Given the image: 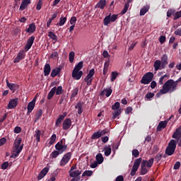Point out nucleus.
<instances>
[{
  "mask_svg": "<svg viewBox=\"0 0 181 181\" xmlns=\"http://www.w3.org/2000/svg\"><path fill=\"white\" fill-rule=\"evenodd\" d=\"M108 132H110V131L107 129L96 132L92 135V139H98V138H101V136L107 135Z\"/></svg>",
  "mask_w": 181,
  "mask_h": 181,
  "instance_id": "12",
  "label": "nucleus"
},
{
  "mask_svg": "<svg viewBox=\"0 0 181 181\" xmlns=\"http://www.w3.org/2000/svg\"><path fill=\"white\" fill-rule=\"evenodd\" d=\"M76 56V53L74 52H70L69 54V62L73 63L74 62V57Z\"/></svg>",
  "mask_w": 181,
  "mask_h": 181,
  "instance_id": "39",
  "label": "nucleus"
},
{
  "mask_svg": "<svg viewBox=\"0 0 181 181\" xmlns=\"http://www.w3.org/2000/svg\"><path fill=\"white\" fill-rule=\"evenodd\" d=\"M117 77H118V72L117 71H112L110 76L111 81H115Z\"/></svg>",
  "mask_w": 181,
  "mask_h": 181,
  "instance_id": "40",
  "label": "nucleus"
},
{
  "mask_svg": "<svg viewBox=\"0 0 181 181\" xmlns=\"http://www.w3.org/2000/svg\"><path fill=\"white\" fill-rule=\"evenodd\" d=\"M43 6V1L42 0H39L38 3L36 6V10L37 11H40L42 9V6Z\"/></svg>",
  "mask_w": 181,
  "mask_h": 181,
  "instance_id": "45",
  "label": "nucleus"
},
{
  "mask_svg": "<svg viewBox=\"0 0 181 181\" xmlns=\"http://www.w3.org/2000/svg\"><path fill=\"white\" fill-rule=\"evenodd\" d=\"M42 132L40 130H35V134L34 135V138H35L37 142H40V135Z\"/></svg>",
  "mask_w": 181,
  "mask_h": 181,
  "instance_id": "36",
  "label": "nucleus"
},
{
  "mask_svg": "<svg viewBox=\"0 0 181 181\" xmlns=\"http://www.w3.org/2000/svg\"><path fill=\"white\" fill-rule=\"evenodd\" d=\"M177 141L175 139H171L168 143V145L165 149V154L168 156H172L173 153H175V151H176V145Z\"/></svg>",
  "mask_w": 181,
  "mask_h": 181,
  "instance_id": "5",
  "label": "nucleus"
},
{
  "mask_svg": "<svg viewBox=\"0 0 181 181\" xmlns=\"http://www.w3.org/2000/svg\"><path fill=\"white\" fill-rule=\"evenodd\" d=\"M120 115H121V110H117L112 114L113 115L112 119H115V118H117V117H119Z\"/></svg>",
  "mask_w": 181,
  "mask_h": 181,
  "instance_id": "46",
  "label": "nucleus"
},
{
  "mask_svg": "<svg viewBox=\"0 0 181 181\" xmlns=\"http://www.w3.org/2000/svg\"><path fill=\"white\" fill-rule=\"evenodd\" d=\"M6 86L11 90V91H15L16 90V84L9 83V81L8 79L6 80Z\"/></svg>",
  "mask_w": 181,
  "mask_h": 181,
  "instance_id": "28",
  "label": "nucleus"
},
{
  "mask_svg": "<svg viewBox=\"0 0 181 181\" xmlns=\"http://www.w3.org/2000/svg\"><path fill=\"white\" fill-rule=\"evenodd\" d=\"M55 93H56V87H54L49 92V93L47 95V99L52 100V98H53V95H54Z\"/></svg>",
  "mask_w": 181,
  "mask_h": 181,
  "instance_id": "34",
  "label": "nucleus"
},
{
  "mask_svg": "<svg viewBox=\"0 0 181 181\" xmlns=\"http://www.w3.org/2000/svg\"><path fill=\"white\" fill-rule=\"evenodd\" d=\"M21 132H22V129L21 128V127H15V129H14L15 134H21Z\"/></svg>",
  "mask_w": 181,
  "mask_h": 181,
  "instance_id": "56",
  "label": "nucleus"
},
{
  "mask_svg": "<svg viewBox=\"0 0 181 181\" xmlns=\"http://www.w3.org/2000/svg\"><path fill=\"white\" fill-rule=\"evenodd\" d=\"M106 5H107V1L106 0H100L95 5V8H98L99 9H104V8H105Z\"/></svg>",
  "mask_w": 181,
  "mask_h": 181,
  "instance_id": "25",
  "label": "nucleus"
},
{
  "mask_svg": "<svg viewBox=\"0 0 181 181\" xmlns=\"http://www.w3.org/2000/svg\"><path fill=\"white\" fill-rule=\"evenodd\" d=\"M36 30V25L35 23H31L29 25V27L28 29L25 30V32L28 33H34Z\"/></svg>",
  "mask_w": 181,
  "mask_h": 181,
  "instance_id": "26",
  "label": "nucleus"
},
{
  "mask_svg": "<svg viewBox=\"0 0 181 181\" xmlns=\"http://www.w3.org/2000/svg\"><path fill=\"white\" fill-rule=\"evenodd\" d=\"M83 61L80 62L76 65L72 71V77L75 78V80H80L83 76V71H80L81 69H83Z\"/></svg>",
  "mask_w": 181,
  "mask_h": 181,
  "instance_id": "2",
  "label": "nucleus"
},
{
  "mask_svg": "<svg viewBox=\"0 0 181 181\" xmlns=\"http://www.w3.org/2000/svg\"><path fill=\"white\" fill-rule=\"evenodd\" d=\"M120 104L119 102H116L112 106V110H113L114 111H117L118 110V109L120 107Z\"/></svg>",
  "mask_w": 181,
  "mask_h": 181,
  "instance_id": "44",
  "label": "nucleus"
},
{
  "mask_svg": "<svg viewBox=\"0 0 181 181\" xmlns=\"http://www.w3.org/2000/svg\"><path fill=\"white\" fill-rule=\"evenodd\" d=\"M70 159H71V153H66L60 161V166H66Z\"/></svg>",
  "mask_w": 181,
  "mask_h": 181,
  "instance_id": "13",
  "label": "nucleus"
},
{
  "mask_svg": "<svg viewBox=\"0 0 181 181\" xmlns=\"http://www.w3.org/2000/svg\"><path fill=\"white\" fill-rule=\"evenodd\" d=\"M131 112H132V107H128L125 110V113L131 114Z\"/></svg>",
  "mask_w": 181,
  "mask_h": 181,
  "instance_id": "63",
  "label": "nucleus"
},
{
  "mask_svg": "<svg viewBox=\"0 0 181 181\" xmlns=\"http://www.w3.org/2000/svg\"><path fill=\"white\" fill-rule=\"evenodd\" d=\"M48 36L50 39H52V40H57V36H56L52 31L49 33Z\"/></svg>",
  "mask_w": 181,
  "mask_h": 181,
  "instance_id": "48",
  "label": "nucleus"
},
{
  "mask_svg": "<svg viewBox=\"0 0 181 181\" xmlns=\"http://www.w3.org/2000/svg\"><path fill=\"white\" fill-rule=\"evenodd\" d=\"M18 100H19L18 98L10 100V101L8 102V105L7 107L9 110H12L13 108H16V107L18 106Z\"/></svg>",
  "mask_w": 181,
  "mask_h": 181,
  "instance_id": "16",
  "label": "nucleus"
},
{
  "mask_svg": "<svg viewBox=\"0 0 181 181\" xmlns=\"http://www.w3.org/2000/svg\"><path fill=\"white\" fill-rule=\"evenodd\" d=\"M5 144H6V138L3 137L0 139V146L5 145Z\"/></svg>",
  "mask_w": 181,
  "mask_h": 181,
  "instance_id": "55",
  "label": "nucleus"
},
{
  "mask_svg": "<svg viewBox=\"0 0 181 181\" xmlns=\"http://www.w3.org/2000/svg\"><path fill=\"white\" fill-rule=\"evenodd\" d=\"M165 78H169L168 74H165L159 78V84L162 86L165 82Z\"/></svg>",
  "mask_w": 181,
  "mask_h": 181,
  "instance_id": "42",
  "label": "nucleus"
},
{
  "mask_svg": "<svg viewBox=\"0 0 181 181\" xmlns=\"http://www.w3.org/2000/svg\"><path fill=\"white\" fill-rule=\"evenodd\" d=\"M66 117H67V113L66 112L63 115H60L57 119L55 127H60V125L62 124V122L63 121V119H64V118H66Z\"/></svg>",
  "mask_w": 181,
  "mask_h": 181,
  "instance_id": "21",
  "label": "nucleus"
},
{
  "mask_svg": "<svg viewBox=\"0 0 181 181\" xmlns=\"http://www.w3.org/2000/svg\"><path fill=\"white\" fill-rule=\"evenodd\" d=\"M51 68L49 64H46L44 67V75L49 76L50 74Z\"/></svg>",
  "mask_w": 181,
  "mask_h": 181,
  "instance_id": "29",
  "label": "nucleus"
},
{
  "mask_svg": "<svg viewBox=\"0 0 181 181\" xmlns=\"http://www.w3.org/2000/svg\"><path fill=\"white\" fill-rule=\"evenodd\" d=\"M115 181H124V177L122 175H119L116 177Z\"/></svg>",
  "mask_w": 181,
  "mask_h": 181,
  "instance_id": "64",
  "label": "nucleus"
},
{
  "mask_svg": "<svg viewBox=\"0 0 181 181\" xmlns=\"http://www.w3.org/2000/svg\"><path fill=\"white\" fill-rule=\"evenodd\" d=\"M67 22V18L66 17H61L59 18V26H63L64 23Z\"/></svg>",
  "mask_w": 181,
  "mask_h": 181,
  "instance_id": "43",
  "label": "nucleus"
},
{
  "mask_svg": "<svg viewBox=\"0 0 181 181\" xmlns=\"http://www.w3.org/2000/svg\"><path fill=\"white\" fill-rule=\"evenodd\" d=\"M108 67H110V62H105L103 68V76L108 73Z\"/></svg>",
  "mask_w": 181,
  "mask_h": 181,
  "instance_id": "41",
  "label": "nucleus"
},
{
  "mask_svg": "<svg viewBox=\"0 0 181 181\" xmlns=\"http://www.w3.org/2000/svg\"><path fill=\"white\" fill-rule=\"evenodd\" d=\"M23 59H25V52L22 50L17 54V57L14 59V63H19L21 60H23Z\"/></svg>",
  "mask_w": 181,
  "mask_h": 181,
  "instance_id": "18",
  "label": "nucleus"
},
{
  "mask_svg": "<svg viewBox=\"0 0 181 181\" xmlns=\"http://www.w3.org/2000/svg\"><path fill=\"white\" fill-rule=\"evenodd\" d=\"M55 149L60 152V153H63L66 152L67 149V145L66 144V140L64 139H61L58 144L55 145Z\"/></svg>",
  "mask_w": 181,
  "mask_h": 181,
  "instance_id": "7",
  "label": "nucleus"
},
{
  "mask_svg": "<svg viewBox=\"0 0 181 181\" xmlns=\"http://www.w3.org/2000/svg\"><path fill=\"white\" fill-rule=\"evenodd\" d=\"M153 165V158H150L148 160H144L141 162V173L140 175H146L148 173V168H152Z\"/></svg>",
  "mask_w": 181,
  "mask_h": 181,
  "instance_id": "3",
  "label": "nucleus"
},
{
  "mask_svg": "<svg viewBox=\"0 0 181 181\" xmlns=\"http://www.w3.org/2000/svg\"><path fill=\"white\" fill-rule=\"evenodd\" d=\"M96 162H98V165H101L104 162V157L101 153L96 155Z\"/></svg>",
  "mask_w": 181,
  "mask_h": 181,
  "instance_id": "30",
  "label": "nucleus"
},
{
  "mask_svg": "<svg viewBox=\"0 0 181 181\" xmlns=\"http://www.w3.org/2000/svg\"><path fill=\"white\" fill-rule=\"evenodd\" d=\"M153 76L152 72L146 73L141 80V84H149L153 80Z\"/></svg>",
  "mask_w": 181,
  "mask_h": 181,
  "instance_id": "8",
  "label": "nucleus"
},
{
  "mask_svg": "<svg viewBox=\"0 0 181 181\" xmlns=\"http://www.w3.org/2000/svg\"><path fill=\"white\" fill-rule=\"evenodd\" d=\"M59 155H62L61 153L59 151H58L57 150H54L50 154V157L52 158L53 159H56V158H57V156H59Z\"/></svg>",
  "mask_w": 181,
  "mask_h": 181,
  "instance_id": "37",
  "label": "nucleus"
},
{
  "mask_svg": "<svg viewBox=\"0 0 181 181\" xmlns=\"http://www.w3.org/2000/svg\"><path fill=\"white\" fill-rule=\"evenodd\" d=\"M78 94V88H76L72 90L71 97H76Z\"/></svg>",
  "mask_w": 181,
  "mask_h": 181,
  "instance_id": "53",
  "label": "nucleus"
},
{
  "mask_svg": "<svg viewBox=\"0 0 181 181\" xmlns=\"http://www.w3.org/2000/svg\"><path fill=\"white\" fill-rule=\"evenodd\" d=\"M70 127H71V119L67 118L64 121L62 128L64 131H67V129H69Z\"/></svg>",
  "mask_w": 181,
  "mask_h": 181,
  "instance_id": "17",
  "label": "nucleus"
},
{
  "mask_svg": "<svg viewBox=\"0 0 181 181\" xmlns=\"http://www.w3.org/2000/svg\"><path fill=\"white\" fill-rule=\"evenodd\" d=\"M179 18H181V11H177L175 13L174 15V21H176L177 19H179Z\"/></svg>",
  "mask_w": 181,
  "mask_h": 181,
  "instance_id": "49",
  "label": "nucleus"
},
{
  "mask_svg": "<svg viewBox=\"0 0 181 181\" xmlns=\"http://www.w3.org/2000/svg\"><path fill=\"white\" fill-rule=\"evenodd\" d=\"M118 19V15L117 14H111L110 13L108 16H106L103 19V25L105 26H108L110 23H112L115 22Z\"/></svg>",
  "mask_w": 181,
  "mask_h": 181,
  "instance_id": "6",
  "label": "nucleus"
},
{
  "mask_svg": "<svg viewBox=\"0 0 181 181\" xmlns=\"http://www.w3.org/2000/svg\"><path fill=\"white\" fill-rule=\"evenodd\" d=\"M103 56L105 59H110V54H108V51H103Z\"/></svg>",
  "mask_w": 181,
  "mask_h": 181,
  "instance_id": "58",
  "label": "nucleus"
},
{
  "mask_svg": "<svg viewBox=\"0 0 181 181\" xmlns=\"http://www.w3.org/2000/svg\"><path fill=\"white\" fill-rule=\"evenodd\" d=\"M175 35L177 36H181V28H178L175 31Z\"/></svg>",
  "mask_w": 181,
  "mask_h": 181,
  "instance_id": "62",
  "label": "nucleus"
},
{
  "mask_svg": "<svg viewBox=\"0 0 181 181\" xmlns=\"http://www.w3.org/2000/svg\"><path fill=\"white\" fill-rule=\"evenodd\" d=\"M61 70H62V69H60L59 67L52 69V71L51 72V77H56V76H57V74H59V73H60Z\"/></svg>",
  "mask_w": 181,
  "mask_h": 181,
  "instance_id": "35",
  "label": "nucleus"
},
{
  "mask_svg": "<svg viewBox=\"0 0 181 181\" xmlns=\"http://www.w3.org/2000/svg\"><path fill=\"white\" fill-rule=\"evenodd\" d=\"M76 22H77V18H76V16L71 17L69 21V23L71 25H76Z\"/></svg>",
  "mask_w": 181,
  "mask_h": 181,
  "instance_id": "50",
  "label": "nucleus"
},
{
  "mask_svg": "<svg viewBox=\"0 0 181 181\" xmlns=\"http://www.w3.org/2000/svg\"><path fill=\"white\" fill-rule=\"evenodd\" d=\"M75 108L76 110H77L78 114H79V115L82 114V112H83V103H81V102L76 103V105L75 106Z\"/></svg>",
  "mask_w": 181,
  "mask_h": 181,
  "instance_id": "31",
  "label": "nucleus"
},
{
  "mask_svg": "<svg viewBox=\"0 0 181 181\" xmlns=\"http://www.w3.org/2000/svg\"><path fill=\"white\" fill-rule=\"evenodd\" d=\"M179 168H180V162L177 161L174 165V169L176 170L179 169Z\"/></svg>",
  "mask_w": 181,
  "mask_h": 181,
  "instance_id": "61",
  "label": "nucleus"
},
{
  "mask_svg": "<svg viewBox=\"0 0 181 181\" xmlns=\"http://www.w3.org/2000/svg\"><path fill=\"white\" fill-rule=\"evenodd\" d=\"M155 96V93H147L146 97V98H148V100H150V98H153V97Z\"/></svg>",
  "mask_w": 181,
  "mask_h": 181,
  "instance_id": "60",
  "label": "nucleus"
},
{
  "mask_svg": "<svg viewBox=\"0 0 181 181\" xmlns=\"http://www.w3.org/2000/svg\"><path fill=\"white\" fill-rule=\"evenodd\" d=\"M48 172H49V168L45 167L44 169H42L38 175V177H37L38 180H42V179H43V177H45L46 175H47Z\"/></svg>",
  "mask_w": 181,
  "mask_h": 181,
  "instance_id": "19",
  "label": "nucleus"
},
{
  "mask_svg": "<svg viewBox=\"0 0 181 181\" xmlns=\"http://www.w3.org/2000/svg\"><path fill=\"white\" fill-rule=\"evenodd\" d=\"M57 139V136L56 134H52L49 139L48 145L49 146H52L54 142H56V139Z\"/></svg>",
  "mask_w": 181,
  "mask_h": 181,
  "instance_id": "32",
  "label": "nucleus"
},
{
  "mask_svg": "<svg viewBox=\"0 0 181 181\" xmlns=\"http://www.w3.org/2000/svg\"><path fill=\"white\" fill-rule=\"evenodd\" d=\"M160 62H161L162 67L163 68L166 67V66H168V55L166 54L162 55Z\"/></svg>",
  "mask_w": 181,
  "mask_h": 181,
  "instance_id": "27",
  "label": "nucleus"
},
{
  "mask_svg": "<svg viewBox=\"0 0 181 181\" xmlns=\"http://www.w3.org/2000/svg\"><path fill=\"white\" fill-rule=\"evenodd\" d=\"M141 162H142V158H139L135 160L133 167L131 170L130 175L131 176H135L139 166L141 165Z\"/></svg>",
  "mask_w": 181,
  "mask_h": 181,
  "instance_id": "9",
  "label": "nucleus"
},
{
  "mask_svg": "<svg viewBox=\"0 0 181 181\" xmlns=\"http://www.w3.org/2000/svg\"><path fill=\"white\" fill-rule=\"evenodd\" d=\"M168 122H169V120L161 121L157 127V131H162V129H165V128H166V125H168Z\"/></svg>",
  "mask_w": 181,
  "mask_h": 181,
  "instance_id": "22",
  "label": "nucleus"
},
{
  "mask_svg": "<svg viewBox=\"0 0 181 181\" xmlns=\"http://www.w3.org/2000/svg\"><path fill=\"white\" fill-rule=\"evenodd\" d=\"M159 42L160 43H165V42H166V37L163 36V35H161L160 37H159Z\"/></svg>",
  "mask_w": 181,
  "mask_h": 181,
  "instance_id": "57",
  "label": "nucleus"
},
{
  "mask_svg": "<svg viewBox=\"0 0 181 181\" xmlns=\"http://www.w3.org/2000/svg\"><path fill=\"white\" fill-rule=\"evenodd\" d=\"M177 88V81L169 79L164 83L163 88L157 93V96L159 97V95H162V94H168V93H173V91H176Z\"/></svg>",
  "mask_w": 181,
  "mask_h": 181,
  "instance_id": "1",
  "label": "nucleus"
},
{
  "mask_svg": "<svg viewBox=\"0 0 181 181\" xmlns=\"http://www.w3.org/2000/svg\"><path fill=\"white\" fill-rule=\"evenodd\" d=\"M132 155L134 158H138L139 156V151L136 149L132 151Z\"/></svg>",
  "mask_w": 181,
  "mask_h": 181,
  "instance_id": "54",
  "label": "nucleus"
},
{
  "mask_svg": "<svg viewBox=\"0 0 181 181\" xmlns=\"http://www.w3.org/2000/svg\"><path fill=\"white\" fill-rule=\"evenodd\" d=\"M32 0H23L20 6L19 10L20 11H25L28 6L31 4Z\"/></svg>",
  "mask_w": 181,
  "mask_h": 181,
  "instance_id": "20",
  "label": "nucleus"
},
{
  "mask_svg": "<svg viewBox=\"0 0 181 181\" xmlns=\"http://www.w3.org/2000/svg\"><path fill=\"white\" fill-rule=\"evenodd\" d=\"M111 94H112V89H111V88H107L101 92L100 95H105V97H110Z\"/></svg>",
  "mask_w": 181,
  "mask_h": 181,
  "instance_id": "23",
  "label": "nucleus"
},
{
  "mask_svg": "<svg viewBox=\"0 0 181 181\" xmlns=\"http://www.w3.org/2000/svg\"><path fill=\"white\" fill-rule=\"evenodd\" d=\"M34 42H35V36H31L28 38V40L27 41V43L25 46V50L26 52L29 51L30 47H32V46L33 45Z\"/></svg>",
  "mask_w": 181,
  "mask_h": 181,
  "instance_id": "15",
  "label": "nucleus"
},
{
  "mask_svg": "<svg viewBox=\"0 0 181 181\" xmlns=\"http://www.w3.org/2000/svg\"><path fill=\"white\" fill-rule=\"evenodd\" d=\"M141 162H142V158H139L135 160L133 167L131 170L130 175L131 176H135L139 166L141 165Z\"/></svg>",
  "mask_w": 181,
  "mask_h": 181,
  "instance_id": "10",
  "label": "nucleus"
},
{
  "mask_svg": "<svg viewBox=\"0 0 181 181\" xmlns=\"http://www.w3.org/2000/svg\"><path fill=\"white\" fill-rule=\"evenodd\" d=\"M21 144H22V139H16L14 142V153H13L14 158L19 156V153H21L22 149H23V144L21 145Z\"/></svg>",
  "mask_w": 181,
  "mask_h": 181,
  "instance_id": "4",
  "label": "nucleus"
},
{
  "mask_svg": "<svg viewBox=\"0 0 181 181\" xmlns=\"http://www.w3.org/2000/svg\"><path fill=\"white\" fill-rule=\"evenodd\" d=\"M35 105H36V97H35L33 98V100L30 102L28 105V112L27 114L29 115V114H30V112H32V111H33L34 108H35Z\"/></svg>",
  "mask_w": 181,
  "mask_h": 181,
  "instance_id": "14",
  "label": "nucleus"
},
{
  "mask_svg": "<svg viewBox=\"0 0 181 181\" xmlns=\"http://www.w3.org/2000/svg\"><path fill=\"white\" fill-rule=\"evenodd\" d=\"M94 74H95V70L94 69H90L85 78L86 86H91V84H93V77Z\"/></svg>",
  "mask_w": 181,
  "mask_h": 181,
  "instance_id": "11",
  "label": "nucleus"
},
{
  "mask_svg": "<svg viewBox=\"0 0 181 181\" xmlns=\"http://www.w3.org/2000/svg\"><path fill=\"white\" fill-rule=\"evenodd\" d=\"M55 93H56L57 95H60V94H62V93H63V87L58 86L57 88H56Z\"/></svg>",
  "mask_w": 181,
  "mask_h": 181,
  "instance_id": "47",
  "label": "nucleus"
},
{
  "mask_svg": "<svg viewBox=\"0 0 181 181\" xmlns=\"http://www.w3.org/2000/svg\"><path fill=\"white\" fill-rule=\"evenodd\" d=\"M105 156H110L111 155V146H105L103 148Z\"/></svg>",
  "mask_w": 181,
  "mask_h": 181,
  "instance_id": "33",
  "label": "nucleus"
},
{
  "mask_svg": "<svg viewBox=\"0 0 181 181\" xmlns=\"http://www.w3.org/2000/svg\"><path fill=\"white\" fill-rule=\"evenodd\" d=\"M149 11V7L144 6L140 10V16H144Z\"/></svg>",
  "mask_w": 181,
  "mask_h": 181,
  "instance_id": "38",
  "label": "nucleus"
},
{
  "mask_svg": "<svg viewBox=\"0 0 181 181\" xmlns=\"http://www.w3.org/2000/svg\"><path fill=\"white\" fill-rule=\"evenodd\" d=\"M165 68L162 67V63L160 60H156L154 62V70L158 71V70H162Z\"/></svg>",
  "mask_w": 181,
  "mask_h": 181,
  "instance_id": "24",
  "label": "nucleus"
},
{
  "mask_svg": "<svg viewBox=\"0 0 181 181\" xmlns=\"http://www.w3.org/2000/svg\"><path fill=\"white\" fill-rule=\"evenodd\" d=\"M8 166H9V163L8 161H6L2 163L1 169H3V170H5L6 169H8Z\"/></svg>",
  "mask_w": 181,
  "mask_h": 181,
  "instance_id": "51",
  "label": "nucleus"
},
{
  "mask_svg": "<svg viewBox=\"0 0 181 181\" xmlns=\"http://www.w3.org/2000/svg\"><path fill=\"white\" fill-rule=\"evenodd\" d=\"M101 139H102V142H103V144H107V142H108V140L110 139V138H108V136H106L102 137Z\"/></svg>",
  "mask_w": 181,
  "mask_h": 181,
  "instance_id": "59",
  "label": "nucleus"
},
{
  "mask_svg": "<svg viewBox=\"0 0 181 181\" xmlns=\"http://www.w3.org/2000/svg\"><path fill=\"white\" fill-rule=\"evenodd\" d=\"M91 175H93V171H91V170H86L82 174V176H91Z\"/></svg>",
  "mask_w": 181,
  "mask_h": 181,
  "instance_id": "52",
  "label": "nucleus"
}]
</instances>
